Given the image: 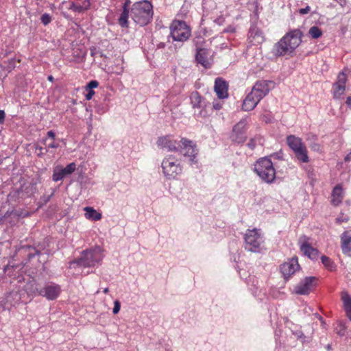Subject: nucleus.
Wrapping results in <instances>:
<instances>
[{
    "label": "nucleus",
    "instance_id": "12",
    "mask_svg": "<svg viewBox=\"0 0 351 351\" xmlns=\"http://www.w3.org/2000/svg\"><path fill=\"white\" fill-rule=\"evenodd\" d=\"M317 280V278L313 276L306 277L295 287V292L299 295L308 294L312 288L316 285Z\"/></svg>",
    "mask_w": 351,
    "mask_h": 351
},
{
    "label": "nucleus",
    "instance_id": "24",
    "mask_svg": "<svg viewBox=\"0 0 351 351\" xmlns=\"http://www.w3.org/2000/svg\"><path fill=\"white\" fill-rule=\"evenodd\" d=\"M287 143L291 150L304 145L302 138L292 134L287 136Z\"/></svg>",
    "mask_w": 351,
    "mask_h": 351
},
{
    "label": "nucleus",
    "instance_id": "9",
    "mask_svg": "<svg viewBox=\"0 0 351 351\" xmlns=\"http://www.w3.org/2000/svg\"><path fill=\"white\" fill-rule=\"evenodd\" d=\"M275 86V82L271 80H260L256 82L252 92L259 99H262L266 96L271 89Z\"/></svg>",
    "mask_w": 351,
    "mask_h": 351
},
{
    "label": "nucleus",
    "instance_id": "48",
    "mask_svg": "<svg viewBox=\"0 0 351 351\" xmlns=\"http://www.w3.org/2000/svg\"><path fill=\"white\" fill-rule=\"evenodd\" d=\"M247 146L252 149H254L256 146L255 140L251 139L250 141L247 143Z\"/></svg>",
    "mask_w": 351,
    "mask_h": 351
},
{
    "label": "nucleus",
    "instance_id": "60",
    "mask_svg": "<svg viewBox=\"0 0 351 351\" xmlns=\"http://www.w3.org/2000/svg\"><path fill=\"white\" fill-rule=\"evenodd\" d=\"M94 50H95V49H91V51H90V54H91V56H94V54H95Z\"/></svg>",
    "mask_w": 351,
    "mask_h": 351
},
{
    "label": "nucleus",
    "instance_id": "5",
    "mask_svg": "<svg viewBox=\"0 0 351 351\" xmlns=\"http://www.w3.org/2000/svg\"><path fill=\"white\" fill-rule=\"evenodd\" d=\"M103 259L101 249L97 246L94 248L84 250L80 258L74 260L71 264H76L84 267H94Z\"/></svg>",
    "mask_w": 351,
    "mask_h": 351
},
{
    "label": "nucleus",
    "instance_id": "59",
    "mask_svg": "<svg viewBox=\"0 0 351 351\" xmlns=\"http://www.w3.org/2000/svg\"><path fill=\"white\" fill-rule=\"evenodd\" d=\"M108 291H109L108 288H105V289H104V293H108Z\"/></svg>",
    "mask_w": 351,
    "mask_h": 351
},
{
    "label": "nucleus",
    "instance_id": "10",
    "mask_svg": "<svg viewBox=\"0 0 351 351\" xmlns=\"http://www.w3.org/2000/svg\"><path fill=\"white\" fill-rule=\"evenodd\" d=\"M300 269L297 256L289 258L280 265V272L285 279L288 280L292 275Z\"/></svg>",
    "mask_w": 351,
    "mask_h": 351
},
{
    "label": "nucleus",
    "instance_id": "27",
    "mask_svg": "<svg viewBox=\"0 0 351 351\" xmlns=\"http://www.w3.org/2000/svg\"><path fill=\"white\" fill-rule=\"evenodd\" d=\"M25 291L28 295H39L40 289L37 287V284L34 280L29 281L25 287Z\"/></svg>",
    "mask_w": 351,
    "mask_h": 351
},
{
    "label": "nucleus",
    "instance_id": "3",
    "mask_svg": "<svg viewBox=\"0 0 351 351\" xmlns=\"http://www.w3.org/2000/svg\"><path fill=\"white\" fill-rule=\"evenodd\" d=\"M270 156H266L258 159L254 164V171L259 178L266 183L271 184L276 179V169Z\"/></svg>",
    "mask_w": 351,
    "mask_h": 351
},
{
    "label": "nucleus",
    "instance_id": "47",
    "mask_svg": "<svg viewBox=\"0 0 351 351\" xmlns=\"http://www.w3.org/2000/svg\"><path fill=\"white\" fill-rule=\"evenodd\" d=\"M47 147H48V148L56 149V148H58L59 147V144L53 141V142L49 143L47 145Z\"/></svg>",
    "mask_w": 351,
    "mask_h": 351
},
{
    "label": "nucleus",
    "instance_id": "58",
    "mask_svg": "<svg viewBox=\"0 0 351 351\" xmlns=\"http://www.w3.org/2000/svg\"><path fill=\"white\" fill-rule=\"evenodd\" d=\"M5 215L4 216H0V224L1 223V222L3 221V219L5 218Z\"/></svg>",
    "mask_w": 351,
    "mask_h": 351
},
{
    "label": "nucleus",
    "instance_id": "6",
    "mask_svg": "<svg viewBox=\"0 0 351 351\" xmlns=\"http://www.w3.org/2000/svg\"><path fill=\"white\" fill-rule=\"evenodd\" d=\"M170 36L173 41L183 43L191 36V29L184 21H173L170 27Z\"/></svg>",
    "mask_w": 351,
    "mask_h": 351
},
{
    "label": "nucleus",
    "instance_id": "37",
    "mask_svg": "<svg viewBox=\"0 0 351 351\" xmlns=\"http://www.w3.org/2000/svg\"><path fill=\"white\" fill-rule=\"evenodd\" d=\"M36 150L38 151V152L37 153V156L39 157H42L48 152L47 148H44L38 145L36 146Z\"/></svg>",
    "mask_w": 351,
    "mask_h": 351
},
{
    "label": "nucleus",
    "instance_id": "26",
    "mask_svg": "<svg viewBox=\"0 0 351 351\" xmlns=\"http://www.w3.org/2000/svg\"><path fill=\"white\" fill-rule=\"evenodd\" d=\"M128 3H125L123 6V11L119 18V24L122 27H128V16L129 11L128 9Z\"/></svg>",
    "mask_w": 351,
    "mask_h": 351
},
{
    "label": "nucleus",
    "instance_id": "43",
    "mask_svg": "<svg viewBox=\"0 0 351 351\" xmlns=\"http://www.w3.org/2000/svg\"><path fill=\"white\" fill-rule=\"evenodd\" d=\"M5 113L4 110H0V124L3 123L5 121Z\"/></svg>",
    "mask_w": 351,
    "mask_h": 351
},
{
    "label": "nucleus",
    "instance_id": "11",
    "mask_svg": "<svg viewBox=\"0 0 351 351\" xmlns=\"http://www.w3.org/2000/svg\"><path fill=\"white\" fill-rule=\"evenodd\" d=\"M76 169V164L71 162L65 167L56 166L53 168L52 180L54 182L62 180L66 176L73 173Z\"/></svg>",
    "mask_w": 351,
    "mask_h": 351
},
{
    "label": "nucleus",
    "instance_id": "28",
    "mask_svg": "<svg viewBox=\"0 0 351 351\" xmlns=\"http://www.w3.org/2000/svg\"><path fill=\"white\" fill-rule=\"evenodd\" d=\"M84 210L86 211L85 216L87 219H91L95 221L101 219V214L97 212L93 208L85 207Z\"/></svg>",
    "mask_w": 351,
    "mask_h": 351
},
{
    "label": "nucleus",
    "instance_id": "61",
    "mask_svg": "<svg viewBox=\"0 0 351 351\" xmlns=\"http://www.w3.org/2000/svg\"><path fill=\"white\" fill-rule=\"evenodd\" d=\"M43 141H44V143H45V144H46L47 141V138H45V139H44Z\"/></svg>",
    "mask_w": 351,
    "mask_h": 351
},
{
    "label": "nucleus",
    "instance_id": "8",
    "mask_svg": "<svg viewBox=\"0 0 351 351\" xmlns=\"http://www.w3.org/2000/svg\"><path fill=\"white\" fill-rule=\"evenodd\" d=\"M245 249L252 252H257L263 243L260 230L254 228L247 230L244 237Z\"/></svg>",
    "mask_w": 351,
    "mask_h": 351
},
{
    "label": "nucleus",
    "instance_id": "22",
    "mask_svg": "<svg viewBox=\"0 0 351 351\" xmlns=\"http://www.w3.org/2000/svg\"><path fill=\"white\" fill-rule=\"evenodd\" d=\"M292 151L295 154V157L299 162L302 163H307L309 162L307 149L304 144Z\"/></svg>",
    "mask_w": 351,
    "mask_h": 351
},
{
    "label": "nucleus",
    "instance_id": "17",
    "mask_svg": "<svg viewBox=\"0 0 351 351\" xmlns=\"http://www.w3.org/2000/svg\"><path fill=\"white\" fill-rule=\"evenodd\" d=\"M248 38L253 44H261L265 40L263 32L256 25L250 27L248 32Z\"/></svg>",
    "mask_w": 351,
    "mask_h": 351
},
{
    "label": "nucleus",
    "instance_id": "1",
    "mask_svg": "<svg viewBox=\"0 0 351 351\" xmlns=\"http://www.w3.org/2000/svg\"><path fill=\"white\" fill-rule=\"evenodd\" d=\"M302 33L300 29H294L287 33L273 48V53L276 56H283L291 53L300 45Z\"/></svg>",
    "mask_w": 351,
    "mask_h": 351
},
{
    "label": "nucleus",
    "instance_id": "52",
    "mask_svg": "<svg viewBox=\"0 0 351 351\" xmlns=\"http://www.w3.org/2000/svg\"><path fill=\"white\" fill-rule=\"evenodd\" d=\"M234 31H235V29L232 27H228L227 29H226L224 30V32H231V33L234 32Z\"/></svg>",
    "mask_w": 351,
    "mask_h": 351
},
{
    "label": "nucleus",
    "instance_id": "45",
    "mask_svg": "<svg viewBox=\"0 0 351 351\" xmlns=\"http://www.w3.org/2000/svg\"><path fill=\"white\" fill-rule=\"evenodd\" d=\"M348 221V218L343 216H339L337 218V221L338 223L346 222Z\"/></svg>",
    "mask_w": 351,
    "mask_h": 351
},
{
    "label": "nucleus",
    "instance_id": "35",
    "mask_svg": "<svg viewBox=\"0 0 351 351\" xmlns=\"http://www.w3.org/2000/svg\"><path fill=\"white\" fill-rule=\"evenodd\" d=\"M82 8L79 7L78 3H76L73 1H71L70 3V5L69 7V10H72L75 12L81 13L82 12Z\"/></svg>",
    "mask_w": 351,
    "mask_h": 351
},
{
    "label": "nucleus",
    "instance_id": "25",
    "mask_svg": "<svg viewBox=\"0 0 351 351\" xmlns=\"http://www.w3.org/2000/svg\"><path fill=\"white\" fill-rule=\"evenodd\" d=\"M191 101L193 107L197 108H201L206 106L204 104V99L202 98L200 95L197 92H193L191 95Z\"/></svg>",
    "mask_w": 351,
    "mask_h": 351
},
{
    "label": "nucleus",
    "instance_id": "13",
    "mask_svg": "<svg viewBox=\"0 0 351 351\" xmlns=\"http://www.w3.org/2000/svg\"><path fill=\"white\" fill-rule=\"evenodd\" d=\"M180 143V141L173 140L169 136H160L156 142L158 147L168 152H178Z\"/></svg>",
    "mask_w": 351,
    "mask_h": 351
},
{
    "label": "nucleus",
    "instance_id": "49",
    "mask_svg": "<svg viewBox=\"0 0 351 351\" xmlns=\"http://www.w3.org/2000/svg\"><path fill=\"white\" fill-rule=\"evenodd\" d=\"M345 311L346 312L347 316L348 317V318L351 321V307L345 309Z\"/></svg>",
    "mask_w": 351,
    "mask_h": 351
},
{
    "label": "nucleus",
    "instance_id": "19",
    "mask_svg": "<svg viewBox=\"0 0 351 351\" xmlns=\"http://www.w3.org/2000/svg\"><path fill=\"white\" fill-rule=\"evenodd\" d=\"M261 100V99L256 97V96L251 91L244 99L242 105V109L244 111H250L257 106Z\"/></svg>",
    "mask_w": 351,
    "mask_h": 351
},
{
    "label": "nucleus",
    "instance_id": "33",
    "mask_svg": "<svg viewBox=\"0 0 351 351\" xmlns=\"http://www.w3.org/2000/svg\"><path fill=\"white\" fill-rule=\"evenodd\" d=\"M342 300L343 302L345 309L351 307V297L348 294H345L342 296Z\"/></svg>",
    "mask_w": 351,
    "mask_h": 351
},
{
    "label": "nucleus",
    "instance_id": "29",
    "mask_svg": "<svg viewBox=\"0 0 351 351\" xmlns=\"http://www.w3.org/2000/svg\"><path fill=\"white\" fill-rule=\"evenodd\" d=\"M333 97L335 99H339L344 94L346 85L334 83L332 86Z\"/></svg>",
    "mask_w": 351,
    "mask_h": 351
},
{
    "label": "nucleus",
    "instance_id": "38",
    "mask_svg": "<svg viewBox=\"0 0 351 351\" xmlns=\"http://www.w3.org/2000/svg\"><path fill=\"white\" fill-rule=\"evenodd\" d=\"M98 86H99V82L97 81L91 80L90 82H89L87 84V85L86 86V89L93 90V88H97Z\"/></svg>",
    "mask_w": 351,
    "mask_h": 351
},
{
    "label": "nucleus",
    "instance_id": "23",
    "mask_svg": "<svg viewBox=\"0 0 351 351\" xmlns=\"http://www.w3.org/2000/svg\"><path fill=\"white\" fill-rule=\"evenodd\" d=\"M301 252L311 260L317 259L319 251L313 247L308 242H304L300 245Z\"/></svg>",
    "mask_w": 351,
    "mask_h": 351
},
{
    "label": "nucleus",
    "instance_id": "57",
    "mask_svg": "<svg viewBox=\"0 0 351 351\" xmlns=\"http://www.w3.org/2000/svg\"><path fill=\"white\" fill-rule=\"evenodd\" d=\"M17 193H18V195H19L20 197L23 198V195H21V193H22V191H17Z\"/></svg>",
    "mask_w": 351,
    "mask_h": 351
},
{
    "label": "nucleus",
    "instance_id": "36",
    "mask_svg": "<svg viewBox=\"0 0 351 351\" xmlns=\"http://www.w3.org/2000/svg\"><path fill=\"white\" fill-rule=\"evenodd\" d=\"M80 8H82V12L88 10L90 7V0H84L81 4H78Z\"/></svg>",
    "mask_w": 351,
    "mask_h": 351
},
{
    "label": "nucleus",
    "instance_id": "40",
    "mask_svg": "<svg viewBox=\"0 0 351 351\" xmlns=\"http://www.w3.org/2000/svg\"><path fill=\"white\" fill-rule=\"evenodd\" d=\"M121 308V304L118 300H115L114 302V308L112 312L114 314H117Z\"/></svg>",
    "mask_w": 351,
    "mask_h": 351
},
{
    "label": "nucleus",
    "instance_id": "31",
    "mask_svg": "<svg viewBox=\"0 0 351 351\" xmlns=\"http://www.w3.org/2000/svg\"><path fill=\"white\" fill-rule=\"evenodd\" d=\"M322 263L323 265L330 271H332L335 268V265L334 263L331 261V259L326 256H322L321 257Z\"/></svg>",
    "mask_w": 351,
    "mask_h": 351
},
{
    "label": "nucleus",
    "instance_id": "44",
    "mask_svg": "<svg viewBox=\"0 0 351 351\" xmlns=\"http://www.w3.org/2000/svg\"><path fill=\"white\" fill-rule=\"evenodd\" d=\"M33 250H34V253L30 252L27 255L29 259L33 258L35 256V255H39L40 254V252L38 250H35V249H33Z\"/></svg>",
    "mask_w": 351,
    "mask_h": 351
},
{
    "label": "nucleus",
    "instance_id": "41",
    "mask_svg": "<svg viewBox=\"0 0 351 351\" xmlns=\"http://www.w3.org/2000/svg\"><path fill=\"white\" fill-rule=\"evenodd\" d=\"M88 93L86 95V99L87 100H90L92 99L93 96L95 95V91L93 90H90V89H86Z\"/></svg>",
    "mask_w": 351,
    "mask_h": 351
},
{
    "label": "nucleus",
    "instance_id": "21",
    "mask_svg": "<svg viewBox=\"0 0 351 351\" xmlns=\"http://www.w3.org/2000/svg\"><path fill=\"white\" fill-rule=\"evenodd\" d=\"M331 204L335 206H339L344 197L343 191L341 184L336 185L331 194Z\"/></svg>",
    "mask_w": 351,
    "mask_h": 351
},
{
    "label": "nucleus",
    "instance_id": "18",
    "mask_svg": "<svg viewBox=\"0 0 351 351\" xmlns=\"http://www.w3.org/2000/svg\"><path fill=\"white\" fill-rule=\"evenodd\" d=\"M215 91L219 99L226 98L228 94V84L221 78H217L215 82Z\"/></svg>",
    "mask_w": 351,
    "mask_h": 351
},
{
    "label": "nucleus",
    "instance_id": "46",
    "mask_svg": "<svg viewBox=\"0 0 351 351\" xmlns=\"http://www.w3.org/2000/svg\"><path fill=\"white\" fill-rule=\"evenodd\" d=\"M47 136L48 138H50L52 140H54L55 137H56V134H55L54 132L52 131V130L48 131L47 133Z\"/></svg>",
    "mask_w": 351,
    "mask_h": 351
},
{
    "label": "nucleus",
    "instance_id": "50",
    "mask_svg": "<svg viewBox=\"0 0 351 351\" xmlns=\"http://www.w3.org/2000/svg\"><path fill=\"white\" fill-rule=\"evenodd\" d=\"M345 162H350L351 161V152L348 153L344 158Z\"/></svg>",
    "mask_w": 351,
    "mask_h": 351
},
{
    "label": "nucleus",
    "instance_id": "20",
    "mask_svg": "<svg viewBox=\"0 0 351 351\" xmlns=\"http://www.w3.org/2000/svg\"><path fill=\"white\" fill-rule=\"evenodd\" d=\"M197 52L195 55L196 60L198 63L201 64L205 68L210 67V62L208 56L210 53L208 49L205 48H197Z\"/></svg>",
    "mask_w": 351,
    "mask_h": 351
},
{
    "label": "nucleus",
    "instance_id": "39",
    "mask_svg": "<svg viewBox=\"0 0 351 351\" xmlns=\"http://www.w3.org/2000/svg\"><path fill=\"white\" fill-rule=\"evenodd\" d=\"M309 146L311 149L314 152H319L321 150L319 144L316 142L311 143Z\"/></svg>",
    "mask_w": 351,
    "mask_h": 351
},
{
    "label": "nucleus",
    "instance_id": "55",
    "mask_svg": "<svg viewBox=\"0 0 351 351\" xmlns=\"http://www.w3.org/2000/svg\"><path fill=\"white\" fill-rule=\"evenodd\" d=\"M338 334L341 336L344 335V334H345L344 330L343 329L341 330L340 331L338 332Z\"/></svg>",
    "mask_w": 351,
    "mask_h": 351
},
{
    "label": "nucleus",
    "instance_id": "32",
    "mask_svg": "<svg viewBox=\"0 0 351 351\" xmlns=\"http://www.w3.org/2000/svg\"><path fill=\"white\" fill-rule=\"evenodd\" d=\"M346 82H347V75H346V73L343 71H341L339 73V75L337 76V81L335 83L346 85Z\"/></svg>",
    "mask_w": 351,
    "mask_h": 351
},
{
    "label": "nucleus",
    "instance_id": "15",
    "mask_svg": "<svg viewBox=\"0 0 351 351\" xmlns=\"http://www.w3.org/2000/svg\"><path fill=\"white\" fill-rule=\"evenodd\" d=\"M60 291L61 288L60 285L51 283L40 289L39 295L45 297L49 300H53L59 296Z\"/></svg>",
    "mask_w": 351,
    "mask_h": 351
},
{
    "label": "nucleus",
    "instance_id": "14",
    "mask_svg": "<svg viewBox=\"0 0 351 351\" xmlns=\"http://www.w3.org/2000/svg\"><path fill=\"white\" fill-rule=\"evenodd\" d=\"M246 120L242 119L234 125L231 136V138L233 141L241 143L245 141L246 136L245 135V132L246 130Z\"/></svg>",
    "mask_w": 351,
    "mask_h": 351
},
{
    "label": "nucleus",
    "instance_id": "54",
    "mask_svg": "<svg viewBox=\"0 0 351 351\" xmlns=\"http://www.w3.org/2000/svg\"><path fill=\"white\" fill-rule=\"evenodd\" d=\"M213 107H214V108H215V109H216V110H219V109H220V108H221L220 105H219V104H214V105H213Z\"/></svg>",
    "mask_w": 351,
    "mask_h": 351
},
{
    "label": "nucleus",
    "instance_id": "53",
    "mask_svg": "<svg viewBox=\"0 0 351 351\" xmlns=\"http://www.w3.org/2000/svg\"><path fill=\"white\" fill-rule=\"evenodd\" d=\"M346 104L348 106H351V96L347 98Z\"/></svg>",
    "mask_w": 351,
    "mask_h": 351
},
{
    "label": "nucleus",
    "instance_id": "30",
    "mask_svg": "<svg viewBox=\"0 0 351 351\" xmlns=\"http://www.w3.org/2000/svg\"><path fill=\"white\" fill-rule=\"evenodd\" d=\"M322 31L317 26H313L308 30V34L313 39H317L322 36Z\"/></svg>",
    "mask_w": 351,
    "mask_h": 351
},
{
    "label": "nucleus",
    "instance_id": "51",
    "mask_svg": "<svg viewBox=\"0 0 351 351\" xmlns=\"http://www.w3.org/2000/svg\"><path fill=\"white\" fill-rule=\"evenodd\" d=\"M296 337L297 338L300 339V338H302V337H304V334L302 333V332L301 331H298L296 332H294L293 333Z\"/></svg>",
    "mask_w": 351,
    "mask_h": 351
},
{
    "label": "nucleus",
    "instance_id": "56",
    "mask_svg": "<svg viewBox=\"0 0 351 351\" xmlns=\"http://www.w3.org/2000/svg\"><path fill=\"white\" fill-rule=\"evenodd\" d=\"M47 79L50 82H53V77L52 75L48 76Z\"/></svg>",
    "mask_w": 351,
    "mask_h": 351
},
{
    "label": "nucleus",
    "instance_id": "42",
    "mask_svg": "<svg viewBox=\"0 0 351 351\" xmlns=\"http://www.w3.org/2000/svg\"><path fill=\"white\" fill-rule=\"evenodd\" d=\"M310 11H311V8H310V6L307 5L304 8L300 9L299 13L300 14H306L308 13Z\"/></svg>",
    "mask_w": 351,
    "mask_h": 351
},
{
    "label": "nucleus",
    "instance_id": "34",
    "mask_svg": "<svg viewBox=\"0 0 351 351\" xmlns=\"http://www.w3.org/2000/svg\"><path fill=\"white\" fill-rule=\"evenodd\" d=\"M40 21L44 25H47L51 21V16L49 14L45 13L41 16Z\"/></svg>",
    "mask_w": 351,
    "mask_h": 351
},
{
    "label": "nucleus",
    "instance_id": "2",
    "mask_svg": "<svg viewBox=\"0 0 351 351\" xmlns=\"http://www.w3.org/2000/svg\"><path fill=\"white\" fill-rule=\"evenodd\" d=\"M130 15L136 24L140 26H145L152 19L153 6L147 0L136 2L132 5Z\"/></svg>",
    "mask_w": 351,
    "mask_h": 351
},
{
    "label": "nucleus",
    "instance_id": "7",
    "mask_svg": "<svg viewBox=\"0 0 351 351\" xmlns=\"http://www.w3.org/2000/svg\"><path fill=\"white\" fill-rule=\"evenodd\" d=\"M178 152L186 158H188L191 165L197 162V156L199 150L196 145L190 140L182 138L180 140Z\"/></svg>",
    "mask_w": 351,
    "mask_h": 351
},
{
    "label": "nucleus",
    "instance_id": "4",
    "mask_svg": "<svg viewBox=\"0 0 351 351\" xmlns=\"http://www.w3.org/2000/svg\"><path fill=\"white\" fill-rule=\"evenodd\" d=\"M161 168L164 177L167 180L176 179L183 170L180 161L173 154H169L163 158Z\"/></svg>",
    "mask_w": 351,
    "mask_h": 351
},
{
    "label": "nucleus",
    "instance_id": "16",
    "mask_svg": "<svg viewBox=\"0 0 351 351\" xmlns=\"http://www.w3.org/2000/svg\"><path fill=\"white\" fill-rule=\"evenodd\" d=\"M341 248L343 254L351 256V231H344L341 235Z\"/></svg>",
    "mask_w": 351,
    "mask_h": 351
}]
</instances>
